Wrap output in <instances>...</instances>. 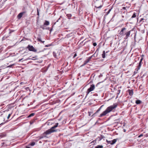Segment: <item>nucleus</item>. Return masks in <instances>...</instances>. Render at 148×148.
<instances>
[{
  "mask_svg": "<svg viewBox=\"0 0 148 148\" xmlns=\"http://www.w3.org/2000/svg\"><path fill=\"white\" fill-rule=\"evenodd\" d=\"M117 106V104L114 103L112 105L108 107L106 110L101 114L99 116L100 117L104 116L112 110L114 109Z\"/></svg>",
  "mask_w": 148,
  "mask_h": 148,
  "instance_id": "f257e3e1",
  "label": "nucleus"
},
{
  "mask_svg": "<svg viewBox=\"0 0 148 148\" xmlns=\"http://www.w3.org/2000/svg\"><path fill=\"white\" fill-rule=\"evenodd\" d=\"M143 19H143V18H141V20H143Z\"/></svg>",
  "mask_w": 148,
  "mask_h": 148,
  "instance_id": "58836bf2",
  "label": "nucleus"
},
{
  "mask_svg": "<svg viewBox=\"0 0 148 148\" xmlns=\"http://www.w3.org/2000/svg\"><path fill=\"white\" fill-rule=\"evenodd\" d=\"M102 107V106H101L100 108H99L96 111V112L93 115H92V116H95V114L97 113H98L101 110V107Z\"/></svg>",
  "mask_w": 148,
  "mask_h": 148,
  "instance_id": "f8f14e48",
  "label": "nucleus"
},
{
  "mask_svg": "<svg viewBox=\"0 0 148 148\" xmlns=\"http://www.w3.org/2000/svg\"><path fill=\"white\" fill-rule=\"evenodd\" d=\"M26 148H30V147H26Z\"/></svg>",
  "mask_w": 148,
  "mask_h": 148,
  "instance_id": "c9c22d12",
  "label": "nucleus"
},
{
  "mask_svg": "<svg viewBox=\"0 0 148 148\" xmlns=\"http://www.w3.org/2000/svg\"><path fill=\"white\" fill-rule=\"evenodd\" d=\"M116 141L117 140L116 139H114L112 140L111 141H108L106 140V141L108 143L112 145L115 143Z\"/></svg>",
  "mask_w": 148,
  "mask_h": 148,
  "instance_id": "39448f33",
  "label": "nucleus"
},
{
  "mask_svg": "<svg viewBox=\"0 0 148 148\" xmlns=\"http://www.w3.org/2000/svg\"><path fill=\"white\" fill-rule=\"evenodd\" d=\"M93 45L94 46H96L97 45V43L96 42L94 43Z\"/></svg>",
  "mask_w": 148,
  "mask_h": 148,
  "instance_id": "a878e982",
  "label": "nucleus"
},
{
  "mask_svg": "<svg viewBox=\"0 0 148 148\" xmlns=\"http://www.w3.org/2000/svg\"><path fill=\"white\" fill-rule=\"evenodd\" d=\"M34 115H35V113H32L31 114H29L28 116V117H31L33 116H34Z\"/></svg>",
  "mask_w": 148,
  "mask_h": 148,
  "instance_id": "a211bd4d",
  "label": "nucleus"
},
{
  "mask_svg": "<svg viewBox=\"0 0 148 148\" xmlns=\"http://www.w3.org/2000/svg\"><path fill=\"white\" fill-rule=\"evenodd\" d=\"M141 103V101L139 100H137L136 101V103L137 104H140Z\"/></svg>",
  "mask_w": 148,
  "mask_h": 148,
  "instance_id": "2eb2a0df",
  "label": "nucleus"
},
{
  "mask_svg": "<svg viewBox=\"0 0 148 148\" xmlns=\"http://www.w3.org/2000/svg\"><path fill=\"white\" fill-rule=\"evenodd\" d=\"M37 40L41 42H42L43 43H44L45 42V41H42L41 38H37Z\"/></svg>",
  "mask_w": 148,
  "mask_h": 148,
  "instance_id": "dca6fc26",
  "label": "nucleus"
},
{
  "mask_svg": "<svg viewBox=\"0 0 148 148\" xmlns=\"http://www.w3.org/2000/svg\"><path fill=\"white\" fill-rule=\"evenodd\" d=\"M76 56H77V54H76V53H75V54H74V56H73V57L74 58H75V57Z\"/></svg>",
  "mask_w": 148,
  "mask_h": 148,
  "instance_id": "c756f323",
  "label": "nucleus"
},
{
  "mask_svg": "<svg viewBox=\"0 0 148 148\" xmlns=\"http://www.w3.org/2000/svg\"><path fill=\"white\" fill-rule=\"evenodd\" d=\"M123 8L124 9H125V7H123Z\"/></svg>",
  "mask_w": 148,
  "mask_h": 148,
  "instance_id": "79ce46f5",
  "label": "nucleus"
},
{
  "mask_svg": "<svg viewBox=\"0 0 148 148\" xmlns=\"http://www.w3.org/2000/svg\"><path fill=\"white\" fill-rule=\"evenodd\" d=\"M126 29V28L125 27H124L122 29L120 32L119 34L122 36L123 35H124L123 31H124Z\"/></svg>",
  "mask_w": 148,
  "mask_h": 148,
  "instance_id": "6e6552de",
  "label": "nucleus"
},
{
  "mask_svg": "<svg viewBox=\"0 0 148 148\" xmlns=\"http://www.w3.org/2000/svg\"><path fill=\"white\" fill-rule=\"evenodd\" d=\"M51 45H47L46 46V47H49V46H50Z\"/></svg>",
  "mask_w": 148,
  "mask_h": 148,
  "instance_id": "f704fd0d",
  "label": "nucleus"
},
{
  "mask_svg": "<svg viewBox=\"0 0 148 148\" xmlns=\"http://www.w3.org/2000/svg\"><path fill=\"white\" fill-rule=\"evenodd\" d=\"M49 22L47 21H45L44 23V25H49Z\"/></svg>",
  "mask_w": 148,
  "mask_h": 148,
  "instance_id": "ddd939ff",
  "label": "nucleus"
},
{
  "mask_svg": "<svg viewBox=\"0 0 148 148\" xmlns=\"http://www.w3.org/2000/svg\"><path fill=\"white\" fill-rule=\"evenodd\" d=\"M92 56L90 57H89L87 59H86L84 62V64L82 66H84L86 65L89 62L90 60L92 58Z\"/></svg>",
  "mask_w": 148,
  "mask_h": 148,
  "instance_id": "423d86ee",
  "label": "nucleus"
},
{
  "mask_svg": "<svg viewBox=\"0 0 148 148\" xmlns=\"http://www.w3.org/2000/svg\"><path fill=\"white\" fill-rule=\"evenodd\" d=\"M23 14V12H21L18 15V18H20L22 17Z\"/></svg>",
  "mask_w": 148,
  "mask_h": 148,
  "instance_id": "9d476101",
  "label": "nucleus"
},
{
  "mask_svg": "<svg viewBox=\"0 0 148 148\" xmlns=\"http://www.w3.org/2000/svg\"><path fill=\"white\" fill-rule=\"evenodd\" d=\"M2 123H1V124H0V125H1V124H2Z\"/></svg>",
  "mask_w": 148,
  "mask_h": 148,
  "instance_id": "c03bdc74",
  "label": "nucleus"
},
{
  "mask_svg": "<svg viewBox=\"0 0 148 148\" xmlns=\"http://www.w3.org/2000/svg\"><path fill=\"white\" fill-rule=\"evenodd\" d=\"M136 36V34L135 35V36H134V39H135Z\"/></svg>",
  "mask_w": 148,
  "mask_h": 148,
  "instance_id": "4c0bfd02",
  "label": "nucleus"
},
{
  "mask_svg": "<svg viewBox=\"0 0 148 148\" xmlns=\"http://www.w3.org/2000/svg\"><path fill=\"white\" fill-rule=\"evenodd\" d=\"M91 113L90 112H88V115L89 116H90V115H91Z\"/></svg>",
  "mask_w": 148,
  "mask_h": 148,
  "instance_id": "c85d7f7f",
  "label": "nucleus"
},
{
  "mask_svg": "<svg viewBox=\"0 0 148 148\" xmlns=\"http://www.w3.org/2000/svg\"><path fill=\"white\" fill-rule=\"evenodd\" d=\"M60 19V18L56 21V22H58L59 20Z\"/></svg>",
  "mask_w": 148,
  "mask_h": 148,
  "instance_id": "e433bc0d",
  "label": "nucleus"
},
{
  "mask_svg": "<svg viewBox=\"0 0 148 148\" xmlns=\"http://www.w3.org/2000/svg\"><path fill=\"white\" fill-rule=\"evenodd\" d=\"M95 148H96V147H95Z\"/></svg>",
  "mask_w": 148,
  "mask_h": 148,
  "instance_id": "a18cd8bd",
  "label": "nucleus"
},
{
  "mask_svg": "<svg viewBox=\"0 0 148 148\" xmlns=\"http://www.w3.org/2000/svg\"><path fill=\"white\" fill-rule=\"evenodd\" d=\"M141 62H139L138 64V70H139L141 65Z\"/></svg>",
  "mask_w": 148,
  "mask_h": 148,
  "instance_id": "4468645a",
  "label": "nucleus"
},
{
  "mask_svg": "<svg viewBox=\"0 0 148 148\" xmlns=\"http://www.w3.org/2000/svg\"><path fill=\"white\" fill-rule=\"evenodd\" d=\"M11 115V114H8V116L7 117V119H8L10 117V116Z\"/></svg>",
  "mask_w": 148,
  "mask_h": 148,
  "instance_id": "5701e85b",
  "label": "nucleus"
},
{
  "mask_svg": "<svg viewBox=\"0 0 148 148\" xmlns=\"http://www.w3.org/2000/svg\"><path fill=\"white\" fill-rule=\"evenodd\" d=\"M44 25H41V26H40V28H41L42 29H45V28H44Z\"/></svg>",
  "mask_w": 148,
  "mask_h": 148,
  "instance_id": "b1692460",
  "label": "nucleus"
},
{
  "mask_svg": "<svg viewBox=\"0 0 148 148\" xmlns=\"http://www.w3.org/2000/svg\"><path fill=\"white\" fill-rule=\"evenodd\" d=\"M12 65H9V66H8V67H11L12 66Z\"/></svg>",
  "mask_w": 148,
  "mask_h": 148,
  "instance_id": "2f4dec72",
  "label": "nucleus"
},
{
  "mask_svg": "<svg viewBox=\"0 0 148 148\" xmlns=\"http://www.w3.org/2000/svg\"><path fill=\"white\" fill-rule=\"evenodd\" d=\"M96 148H102L103 146L102 145H98L95 147Z\"/></svg>",
  "mask_w": 148,
  "mask_h": 148,
  "instance_id": "6ab92c4d",
  "label": "nucleus"
},
{
  "mask_svg": "<svg viewBox=\"0 0 148 148\" xmlns=\"http://www.w3.org/2000/svg\"><path fill=\"white\" fill-rule=\"evenodd\" d=\"M95 85L94 84H91L90 87L88 88L86 92L87 95H88L91 91L95 89Z\"/></svg>",
  "mask_w": 148,
  "mask_h": 148,
  "instance_id": "7ed1b4c3",
  "label": "nucleus"
},
{
  "mask_svg": "<svg viewBox=\"0 0 148 148\" xmlns=\"http://www.w3.org/2000/svg\"><path fill=\"white\" fill-rule=\"evenodd\" d=\"M108 51H107L106 52L104 51H103V53L102 54V57L103 58H104L106 57V56H107V55L106 54V53H107L108 52Z\"/></svg>",
  "mask_w": 148,
  "mask_h": 148,
  "instance_id": "1a4fd4ad",
  "label": "nucleus"
},
{
  "mask_svg": "<svg viewBox=\"0 0 148 148\" xmlns=\"http://www.w3.org/2000/svg\"><path fill=\"white\" fill-rule=\"evenodd\" d=\"M35 142H32L30 143V145L32 146H33L35 145Z\"/></svg>",
  "mask_w": 148,
  "mask_h": 148,
  "instance_id": "412c9836",
  "label": "nucleus"
},
{
  "mask_svg": "<svg viewBox=\"0 0 148 148\" xmlns=\"http://www.w3.org/2000/svg\"><path fill=\"white\" fill-rule=\"evenodd\" d=\"M143 60V58H141L140 60V61L139 62H142V61Z\"/></svg>",
  "mask_w": 148,
  "mask_h": 148,
  "instance_id": "7c9ffc66",
  "label": "nucleus"
},
{
  "mask_svg": "<svg viewBox=\"0 0 148 148\" xmlns=\"http://www.w3.org/2000/svg\"><path fill=\"white\" fill-rule=\"evenodd\" d=\"M66 16L67 17H68V18H69L71 17V15L70 14H68L66 15Z\"/></svg>",
  "mask_w": 148,
  "mask_h": 148,
  "instance_id": "4be33fe9",
  "label": "nucleus"
},
{
  "mask_svg": "<svg viewBox=\"0 0 148 148\" xmlns=\"http://www.w3.org/2000/svg\"><path fill=\"white\" fill-rule=\"evenodd\" d=\"M120 90H118V91H119V93L120 92Z\"/></svg>",
  "mask_w": 148,
  "mask_h": 148,
  "instance_id": "ea45409f",
  "label": "nucleus"
},
{
  "mask_svg": "<svg viewBox=\"0 0 148 148\" xmlns=\"http://www.w3.org/2000/svg\"><path fill=\"white\" fill-rule=\"evenodd\" d=\"M145 136L146 137L148 136V134H146L145 135Z\"/></svg>",
  "mask_w": 148,
  "mask_h": 148,
  "instance_id": "473e14b6",
  "label": "nucleus"
},
{
  "mask_svg": "<svg viewBox=\"0 0 148 148\" xmlns=\"http://www.w3.org/2000/svg\"><path fill=\"white\" fill-rule=\"evenodd\" d=\"M128 92L129 95L130 96H132L133 94V91L132 90H128Z\"/></svg>",
  "mask_w": 148,
  "mask_h": 148,
  "instance_id": "9b49d317",
  "label": "nucleus"
},
{
  "mask_svg": "<svg viewBox=\"0 0 148 148\" xmlns=\"http://www.w3.org/2000/svg\"><path fill=\"white\" fill-rule=\"evenodd\" d=\"M58 123H56L55 125L52 127L50 129L47 130L44 133L46 135L52 133L56 132L57 130H55V128L58 127Z\"/></svg>",
  "mask_w": 148,
  "mask_h": 148,
  "instance_id": "f03ea898",
  "label": "nucleus"
},
{
  "mask_svg": "<svg viewBox=\"0 0 148 148\" xmlns=\"http://www.w3.org/2000/svg\"><path fill=\"white\" fill-rule=\"evenodd\" d=\"M39 12H38V10H37V15H39Z\"/></svg>",
  "mask_w": 148,
  "mask_h": 148,
  "instance_id": "72a5a7b5",
  "label": "nucleus"
},
{
  "mask_svg": "<svg viewBox=\"0 0 148 148\" xmlns=\"http://www.w3.org/2000/svg\"><path fill=\"white\" fill-rule=\"evenodd\" d=\"M147 1H148V0H146Z\"/></svg>",
  "mask_w": 148,
  "mask_h": 148,
  "instance_id": "37998d69",
  "label": "nucleus"
},
{
  "mask_svg": "<svg viewBox=\"0 0 148 148\" xmlns=\"http://www.w3.org/2000/svg\"><path fill=\"white\" fill-rule=\"evenodd\" d=\"M130 32L131 31H129L125 33V35L126 36L125 38V39H127L130 36Z\"/></svg>",
  "mask_w": 148,
  "mask_h": 148,
  "instance_id": "0eeeda50",
  "label": "nucleus"
},
{
  "mask_svg": "<svg viewBox=\"0 0 148 148\" xmlns=\"http://www.w3.org/2000/svg\"><path fill=\"white\" fill-rule=\"evenodd\" d=\"M138 70H138L137 68H136L135 69V71H134V74H135L137 73H138Z\"/></svg>",
  "mask_w": 148,
  "mask_h": 148,
  "instance_id": "aec40b11",
  "label": "nucleus"
},
{
  "mask_svg": "<svg viewBox=\"0 0 148 148\" xmlns=\"http://www.w3.org/2000/svg\"><path fill=\"white\" fill-rule=\"evenodd\" d=\"M29 50L31 51H32L34 52H36L37 51L36 49L32 46H31L30 45H28L27 47Z\"/></svg>",
  "mask_w": 148,
  "mask_h": 148,
  "instance_id": "20e7f679",
  "label": "nucleus"
},
{
  "mask_svg": "<svg viewBox=\"0 0 148 148\" xmlns=\"http://www.w3.org/2000/svg\"><path fill=\"white\" fill-rule=\"evenodd\" d=\"M52 29H51V30H50V31H51V30H52Z\"/></svg>",
  "mask_w": 148,
  "mask_h": 148,
  "instance_id": "a19ab883",
  "label": "nucleus"
},
{
  "mask_svg": "<svg viewBox=\"0 0 148 148\" xmlns=\"http://www.w3.org/2000/svg\"><path fill=\"white\" fill-rule=\"evenodd\" d=\"M143 136V134H140V135H139L138 136V137H139V138L140 137H141L142 136Z\"/></svg>",
  "mask_w": 148,
  "mask_h": 148,
  "instance_id": "393cba45",
  "label": "nucleus"
},
{
  "mask_svg": "<svg viewBox=\"0 0 148 148\" xmlns=\"http://www.w3.org/2000/svg\"><path fill=\"white\" fill-rule=\"evenodd\" d=\"M136 13H135V12H134V13H133V15H132V17H131V18H135L136 17Z\"/></svg>",
  "mask_w": 148,
  "mask_h": 148,
  "instance_id": "f3484780",
  "label": "nucleus"
},
{
  "mask_svg": "<svg viewBox=\"0 0 148 148\" xmlns=\"http://www.w3.org/2000/svg\"><path fill=\"white\" fill-rule=\"evenodd\" d=\"M102 7V5H100V6H98V7H97V8H101V7Z\"/></svg>",
  "mask_w": 148,
  "mask_h": 148,
  "instance_id": "bb28decb",
  "label": "nucleus"
},
{
  "mask_svg": "<svg viewBox=\"0 0 148 148\" xmlns=\"http://www.w3.org/2000/svg\"><path fill=\"white\" fill-rule=\"evenodd\" d=\"M103 137H104L103 136H101V138H100V140H101V139H102L103 138Z\"/></svg>",
  "mask_w": 148,
  "mask_h": 148,
  "instance_id": "cd10ccee",
  "label": "nucleus"
}]
</instances>
